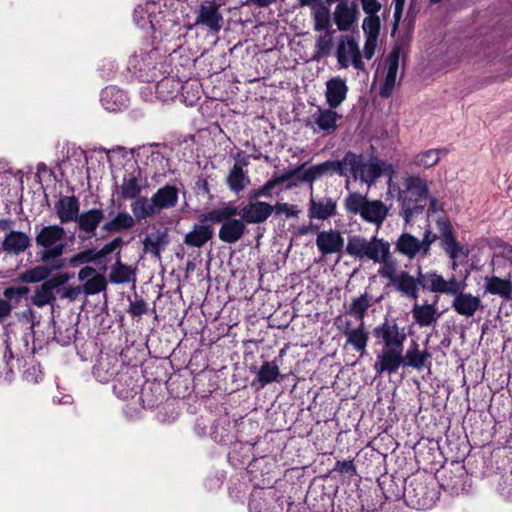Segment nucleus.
Wrapping results in <instances>:
<instances>
[{
    "instance_id": "052dcab7",
    "label": "nucleus",
    "mask_w": 512,
    "mask_h": 512,
    "mask_svg": "<svg viewBox=\"0 0 512 512\" xmlns=\"http://www.w3.org/2000/svg\"><path fill=\"white\" fill-rule=\"evenodd\" d=\"M353 316L348 315L346 312L343 315H339L334 319V326L336 329L343 334L344 336L348 334L351 330L355 329L356 324L352 320Z\"/></svg>"
},
{
    "instance_id": "49530a36",
    "label": "nucleus",
    "mask_w": 512,
    "mask_h": 512,
    "mask_svg": "<svg viewBox=\"0 0 512 512\" xmlns=\"http://www.w3.org/2000/svg\"><path fill=\"white\" fill-rule=\"evenodd\" d=\"M249 183L250 179L247 172L244 171L240 165L234 164L227 176V185L229 189L238 194L244 190Z\"/></svg>"
},
{
    "instance_id": "e433bc0d",
    "label": "nucleus",
    "mask_w": 512,
    "mask_h": 512,
    "mask_svg": "<svg viewBox=\"0 0 512 512\" xmlns=\"http://www.w3.org/2000/svg\"><path fill=\"white\" fill-rule=\"evenodd\" d=\"M156 97L163 101L173 99L182 88V84L174 77L164 76L154 85Z\"/></svg>"
},
{
    "instance_id": "423d86ee",
    "label": "nucleus",
    "mask_w": 512,
    "mask_h": 512,
    "mask_svg": "<svg viewBox=\"0 0 512 512\" xmlns=\"http://www.w3.org/2000/svg\"><path fill=\"white\" fill-rule=\"evenodd\" d=\"M345 208L348 212L359 214L364 221L378 227L382 225L389 213V208L382 201H370L360 193L349 194L345 199Z\"/></svg>"
},
{
    "instance_id": "39448f33",
    "label": "nucleus",
    "mask_w": 512,
    "mask_h": 512,
    "mask_svg": "<svg viewBox=\"0 0 512 512\" xmlns=\"http://www.w3.org/2000/svg\"><path fill=\"white\" fill-rule=\"evenodd\" d=\"M346 252L359 260L367 259L380 263L390 256V243L376 236L368 240L365 237L353 235L348 238Z\"/></svg>"
},
{
    "instance_id": "5701e85b",
    "label": "nucleus",
    "mask_w": 512,
    "mask_h": 512,
    "mask_svg": "<svg viewBox=\"0 0 512 512\" xmlns=\"http://www.w3.org/2000/svg\"><path fill=\"white\" fill-rule=\"evenodd\" d=\"M222 23L223 17L216 4L200 5L196 16V25H203L212 32H219L222 28Z\"/></svg>"
},
{
    "instance_id": "4d7b16f0",
    "label": "nucleus",
    "mask_w": 512,
    "mask_h": 512,
    "mask_svg": "<svg viewBox=\"0 0 512 512\" xmlns=\"http://www.w3.org/2000/svg\"><path fill=\"white\" fill-rule=\"evenodd\" d=\"M362 29L364 31L365 37L377 38L380 32V19L375 15H368L364 18L362 23Z\"/></svg>"
},
{
    "instance_id": "473e14b6",
    "label": "nucleus",
    "mask_w": 512,
    "mask_h": 512,
    "mask_svg": "<svg viewBox=\"0 0 512 512\" xmlns=\"http://www.w3.org/2000/svg\"><path fill=\"white\" fill-rule=\"evenodd\" d=\"M412 317L420 327H429L436 324L440 313L435 304L415 303L412 308Z\"/></svg>"
},
{
    "instance_id": "a211bd4d",
    "label": "nucleus",
    "mask_w": 512,
    "mask_h": 512,
    "mask_svg": "<svg viewBox=\"0 0 512 512\" xmlns=\"http://www.w3.org/2000/svg\"><path fill=\"white\" fill-rule=\"evenodd\" d=\"M273 212V205L259 200H249L241 209V217L246 223L260 224L265 222Z\"/></svg>"
},
{
    "instance_id": "f257e3e1",
    "label": "nucleus",
    "mask_w": 512,
    "mask_h": 512,
    "mask_svg": "<svg viewBox=\"0 0 512 512\" xmlns=\"http://www.w3.org/2000/svg\"><path fill=\"white\" fill-rule=\"evenodd\" d=\"M374 337L382 344V351L377 354L374 370L378 375L394 374L403 363L405 328L399 327L395 320L385 321L374 328Z\"/></svg>"
},
{
    "instance_id": "ddd939ff",
    "label": "nucleus",
    "mask_w": 512,
    "mask_h": 512,
    "mask_svg": "<svg viewBox=\"0 0 512 512\" xmlns=\"http://www.w3.org/2000/svg\"><path fill=\"white\" fill-rule=\"evenodd\" d=\"M68 274H59L46 281L36 288L31 298L33 305L41 308L52 305L55 300V292L69 280Z\"/></svg>"
},
{
    "instance_id": "338daca9",
    "label": "nucleus",
    "mask_w": 512,
    "mask_h": 512,
    "mask_svg": "<svg viewBox=\"0 0 512 512\" xmlns=\"http://www.w3.org/2000/svg\"><path fill=\"white\" fill-rule=\"evenodd\" d=\"M275 188L272 180H268L262 187L252 191L248 195V200H258L261 197H271L272 190Z\"/></svg>"
},
{
    "instance_id": "6ab92c4d",
    "label": "nucleus",
    "mask_w": 512,
    "mask_h": 512,
    "mask_svg": "<svg viewBox=\"0 0 512 512\" xmlns=\"http://www.w3.org/2000/svg\"><path fill=\"white\" fill-rule=\"evenodd\" d=\"M357 6L347 0L340 1L334 10L333 19L340 31H348L358 19Z\"/></svg>"
},
{
    "instance_id": "8fccbe9b",
    "label": "nucleus",
    "mask_w": 512,
    "mask_h": 512,
    "mask_svg": "<svg viewBox=\"0 0 512 512\" xmlns=\"http://www.w3.org/2000/svg\"><path fill=\"white\" fill-rule=\"evenodd\" d=\"M49 275L50 269L47 266L38 265L20 273L17 280L22 283H38L48 280Z\"/></svg>"
},
{
    "instance_id": "b1692460",
    "label": "nucleus",
    "mask_w": 512,
    "mask_h": 512,
    "mask_svg": "<svg viewBox=\"0 0 512 512\" xmlns=\"http://www.w3.org/2000/svg\"><path fill=\"white\" fill-rule=\"evenodd\" d=\"M337 214V203L331 197H311L308 208L310 219L327 220Z\"/></svg>"
},
{
    "instance_id": "c9c22d12",
    "label": "nucleus",
    "mask_w": 512,
    "mask_h": 512,
    "mask_svg": "<svg viewBox=\"0 0 512 512\" xmlns=\"http://www.w3.org/2000/svg\"><path fill=\"white\" fill-rule=\"evenodd\" d=\"M136 270L120 260V251L117 253V260L112 265L109 280L114 284H124L135 281Z\"/></svg>"
},
{
    "instance_id": "3c124183",
    "label": "nucleus",
    "mask_w": 512,
    "mask_h": 512,
    "mask_svg": "<svg viewBox=\"0 0 512 512\" xmlns=\"http://www.w3.org/2000/svg\"><path fill=\"white\" fill-rule=\"evenodd\" d=\"M445 154L446 153L440 149H429L416 154L413 158V164L422 168L433 167Z\"/></svg>"
},
{
    "instance_id": "0eeeda50",
    "label": "nucleus",
    "mask_w": 512,
    "mask_h": 512,
    "mask_svg": "<svg viewBox=\"0 0 512 512\" xmlns=\"http://www.w3.org/2000/svg\"><path fill=\"white\" fill-rule=\"evenodd\" d=\"M162 67V56L155 48L149 51L141 50L133 54L128 61L129 70L142 81L147 82L156 81Z\"/></svg>"
},
{
    "instance_id": "69168bd1",
    "label": "nucleus",
    "mask_w": 512,
    "mask_h": 512,
    "mask_svg": "<svg viewBox=\"0 0 512 512\" xmlns=\"http://www.w3.org/2000/svg\"><path fill=\"white\" fill-rule=\"evenodd\" d=\"M123 244L124 241L121 237L114 238L112 241L103 245L99 251H95L96 259L98 260L113 253L115 250L119 249Z\"/></svg>"
},
{
    "instance_id": "aec40b11",
    "label": "nucleus",
    "mask_w": 512,
    "mask_h": 512,
    "mask_svg": "<svg viewBox=\"0 0 512 512\" xmlns=\"http://www.w3.org/2000/svg\"><path fill=\"white\" fill-rule=\"evenodd\" d=\"M178 25L177 17L174 14L161 10L158 13L155 12L153 19L150 20V29L154 38L172 35Z\"/></svg>"
},
{
    "instance_id": "2eb2a0df",
    "label": "nucleus",
    "mask_w": 512,
    "mask_h": 512,
    "mask_svg": "<svg viewBox=\"0 0 512 512\" xmlns=\"http://www.w3.org/2000/svg\"><path fill=\"white\" fill-rule=\"evenodd\" d=\"M138 373L135 368L123 366L114 378L113 391L117 397L127 399L136 393Z\"/></svg>"
},
{
    "instance_id": "f704fd0d",
    "label": "nucleus",
    "mask_w": 512,
    "mask_h": 512,
    "mask_svg": "<svg viewBox=\"0 0 512 512\" xmlns=\"http://www.w3.org/2000/svg\"><path fill=\"white\" fill-rule=\"evenodd\" d=\"M346 337V346H351L361 355H364L369 341V331L365 323H356L355 329L348 332Z\"/></svg>"
},
{
    "instance_id": "58836bf2",
    "label": "nucleus",
    "mask_w": 512,
    "mask_h": 512,
    "mask_svg": "<svg viewBox=\"0 0 512 512\" xmlns=\"http://www.w3.org/2000/svg\"><path fill=\"white\" fill-rule=\"evenodd\" d=\"M117 359L115 357H102L98 360L93 368V374L102 383H106L111 379L114 381L117 373Z\"/></svg>"
},
{
    "instance_id": "2f4dec72",
    "label": "nucleus",
    "mask_w": 512,
    "mask_h": 512,
    "mask_svg": "<svg viewBox=\"0 0 512 512\" xmlns=\"http://www.w3.org/2000/svg\"><path fill=\"white\" fill-rule=\"evenodd\" d=\"M421 285V277L410 275L407 271H399V277L395 279L393 286L405 297L416 300L419 296V286Z\"/></svg>"
},
{
    "instance_id": "a878e982",
    "label": "nucleus",
    "mask_w": 512,
    "mask_h": 512,
    "mask_svg": "<svg viewBox=\"0 0 512 512\" xmlns=\"http://www.w3.org/2000/svg\"><path fill=\"white\" fill-rule=\"evenodd\" d=\"M100 101L107 111L116 112L127 107L129 97L124 90L108 86L102 90Z\"/></svg>"
},
{
    "instance_id": "13d9d810",
    "label": "nucleus",
    "mask_w": 512,
    "mask_h": 512,
    "mask_svg": "<svg viewBox=\"0 0 512 512\" xmlns=\"http://www.w3.org/2000/svg\"><path fill=\"white\" fill-rule=\"evenodd\" d=\"M30 292L27 286L8 287L3 291L4 300L10 302L13 306H16L19 300L25 297Z\"/></svg>"
},
{
    "instance_id": "393cba45",
    "label": "nucleus",
    "mask_w": 512,
    "mask_h": 512,
    "mask_svg": "<svg viewBox=\"0 0 512 512\" xmlns=\"http://www.w3.org/2000/svg\"><path fill=\"white\" fill-rule=\"evenodd\" d=\"M341 118L334 109H323L317 107L316 111L311 116V121L316 127H313L315 132H324L331 134L337 129V121Z\"/></svg>"
},
{
    "instance_id": "7c9ffc66",
    "label": "nucleus",
    "mask_w": 512,
    "mask_h": 512,
    "mask_svg": "<svg viewBox=\"0 0 512 512\" xmlns=\"http://www.w3.org/2000/svg\"><path fill=\"white\" fill-rule=\"evenodd\" d=\"M153 202L158 215L162 210L171 209L178 203L179 190L173 185L166 184L159 188L153 195Z\"/></svg>"
},
{
    "instance_id": "9b49d317",
    "label": "nucleus",
    "mask_w": 512,
    "mask_h": 512,
    "mask_svg": "<svg viewBox=\"0 0 512 512\" xmlns=\"http://www.w3.org/2000/svg\"><path fill=\"white\" fill-rule=\"evenodd\" d=\"M419 275L421 277V286L434 293L451 295L460 292L465 288V285L458 281L454 276L449 280H446L442 275L436 272L423 274L421 270H419Z\"/></svg>"
},
{
    "instance_id": "4be33fe9",
    "label": "nucleus",
    "mask_w": 512,
    "mask_h": 512,
    "mask_svg": "<svg viewBox=\"0 0 512 512\" xmlns=\"http://www.w3.org/2000/svg\"><path fill=\"white\" fill-rule=\"evenodd\" d=\"M348 86L346 80L336 76L326 82L325 98L329 108H338L346 99Z\"/></svg>"
},
{
    "instance_id": "dca6fc26",
    "label": "nucleus",
    "mask_w": 512,
    "mask_h": 512,
    "mask_svg": "<svg viewBox=\"0 0 512 512\" xmlns=\"http://www.w3.org/2000/svg\"><path fill=\"white\" fill-rule=\"evenodd\" d=\"M146 180L139 169L125 172L121 184L118 186L119 196L123 200H132L138 197L145 187Z\"/></svg>"
},
{
    "instance_id": "f3484780",
    "label": "nucleus",
    "mask_w": 512,
    "mask_h": 512,
    "mask_svg": "<svg viewBox=\"0 0 512 512\" xmlns=\"http://www.w3.org/2000/svg\"><path fill=\"white\" fill-rule=\"evenodd\" d=\"M344 244L345 240L342 233L336 229L320 231L316 237V246L322 255L340 253Z\"/></svg>"
},
{
    "instance_id": "a19ab883",
    "label": "nucleus",
    "mask_w": 512,
    "mask_h": 512,
    "mask_svg": "<svg viewBox=\"0 0 512 512\" xmlns=\"http://www.w3.org/2000/svg\"><path fill=\"white\" fill-rule=\"evenodd\" d=\"M133 202L130 205L132 215L136 221L151 218L157 216V210L155 208L152 196L150 198L145 196H138L132 199Z\"/></svg>"
},
{
    "instance_id": "f03ea898",
    "label": "nucleus",
    "mask_w": 512,
    "mask_h": 512,
    "mask_svg": "<svg viewBox=\"0 0 512 512\" xmlns=\"http://www.w3.org/2000/svg\"><path fill=\"white\" fill-rule=\"evenodd\" d=\"M338 174L344 177H352L372 185L381 175H386L391 180L396 175L395 167L386 161L376 157L366 158L362 154L347 152L342 159L337 160Z\"/></svg>"
},
{
    "instance_id": "de8ad7c7",
    "label": "nucleus",
    "mask_w": 512,
    "mask_h": 512,
    "mask_svg": "<svg viewBox=\"0 0 512 512\" xmlns=\"http://www.w3.org/2000/svg\"><path fill=\"white\" fill-rule=\"evenodd\" d=\"M512 289V281L510 279H502L497 276L485 278V292L491 295H497L507 299Z\"/></svg>"
},
{
    "instance_id": "20e7f679",
    "label": "nucleus",
    "mask_w": 512,
    "mask_h": 512,
    "mask_svg": "<svg viewBox=\"0 0 512 512\" xmlns=\"http://www.w3.org/2000/svg\"><path fill=\"white\" fill-rule=\"evenodd\" d=\"M240 212L236 206L227 204L201 215L202 221L222 223L219 229V239L225 243L233 244L239 241L245 233V221L236 219Z\"/></svg>"
},
{
    "instance_id": "e2e57ef3",
    "label": "nucleus",
    "mask_w": 512,
    "mask_h": 512,
    "mask_svg": "<svg viewBox=\"0 0 512 512\" xmlns=\"http://www.w3.org/2000/svg\"><path fill=\"white\" fill-rule=\"evenodd\" d=\"M96 255L94 249H87L85 251H82L80 253H77L69 258V264L72 267H78L80 265L95 261Z\"/></svg>"
},
{
    "instance_id": "09e8293b",
    "label": "nucleus",
    "mask_w": 512,
    "mask_h": 512,
    "mask_svg": "<svg viewBox=\"0 0 512 512\" xmlns=\"http://www.w3.org/2000/svg\"><path fill=\"white\" fill-rule=\"evenodd\" d=\"M157 8V4L153 1L146 2L145 5H138L133 13L135 24L141 29H150V20L153 19Z\"/></svg>"
},
{
    "instance_id": "c85d7f7f",
    "label": "nucleus",
    "mask_w": 512,
    "mask_h": 512,
    "mask_svg": "<svg viewBox=\"0 0 512 512\" xmlns=\"http://www.w3.org/2000/svg\"><path fill=\"white\" fill-rule=\"evenodd\" d=\"M30 245V237L21 231H10L6 233L1 243L3 251L13 255H19L25 252Z\"/></svg>"
},
{
    "instance_id": "680f3d73",
    "label": "nucleus",
    "mask_w": 512,
    "mask_h": 512,
    "mask_svg": "<svg viewBox=\"0 0 512 512\" xmlns=\"http://www.w3.org/2000/svg\"><path fill=\"white\" fill-rule=\"evenodd\" d=\"M457 472V475L454 477L448 479L446 475H443L442 478V487L446 490H450L452 493H457L463 484V468L459 467Z\"/></svg>"
},
{
    "instance_id": "37998d69",
    "label": "nucleus",
    "mask_w": 512,
    "mask_h": 512,
    "mask_svg": "<svg viewBox=\"0 0 512 512\" xmlns=\"http://www.w3.org/2000/svg\"><path fill=\"white\" fill-rule=\"evenodd\" d=\"M405 193L418 197L420 201H427L429 194V186L426 179L410 175L404 179V189Z\"/></svg>"
},
{
    "instance_id": "72a5a7b5",
    "label": "nucleus",
    "mask_w": 512,
    "mask_h": 512,
    "mask_svg": "<svg viewBox=\"0 0 512 512\" xmlns=\"http://www.w3.org/2000/svg\"><path fill=\"white\" fill-rule=\"evenodd\" d=\"M399 68V52L393 50L387 58V69L384 83L380 88V95L382 97H389L396 84V78Z\"/></svg>"
},
{
    "instance_id": "9d476101",
    "label": "nucleus",
    "mask_w": 512,
    "mask_h": 512,
    "mask_svg": "<svg viewBox=\"0 0 512 512\" xmlns=\"http://www.w3.org/2000/svg\"><path fill=\"white\" fill-rule=\"evenodd\" d=\"M335 57L340 68L353 66L358 71L365 70L358 42L352 35L344 34L340 36L335 50Z\"/></svg>"
},
{
    "instance_id": "412c9836",
    "label": "nucleus",
    "mask_w": 512,
    "mask_h": 512,
    "mask_svg": "<svg viewBox=\"0 0 512 512\" xmlns=\"http://www.w3.org/2000/svg\"><path fill=\"white\" fill-rule=\"evenodd\" d=\"M454 299L451 307L454 311L466 318L473 317L475 313L482 307L481 299L471 293L462 291L452 294Z\"/></svg>"
},
{
    "instance_id": "4c0bfd02",
    "label": "nucleus",
    "mask_w": 512,
    "mask_h": 512,
    "mask_svg": "<svg viewBox=\"0 0 512 512\" xmlns=\"http://www.w3.org/2000/svg\"><path fill=\"white\" fill-rule=\"evenodd\" d=\"M431 354L427 351L419 350V345L413 341L403 356V363L401 366L412 367L421 370L426 366Z\"/></svg>"
},
{
    "instance_id": "bf43d9fd",
    "label": "nucleus",
    "mask_w": 512,
    "mask_h": 512,
    "mask_svg": "<svg viewBox=\"0 0 512 512\" xmlns=\"http://www.w3.org/2000/svg\"><path fill=\"white\" fill-rule=\"evenodd\" d=\"M379 264H382V267L379 269V274L390 281V283L393 285L395 282V279L399 277V272L396 271V265L395 262L390 259V256L385 259L384 262H380Z\"/></svg>"
},
{
    "instance_id": "79ce46f5",
    "label": "nucleus",
    "mask_w": 512,
    "mask_h": 512,
    "mask_svg": "<svg viewBox=\"0 0 512 512\" xmlns=\"http://www.w3.org/2000/svg\"><path fill=\"white\" fill-rule=\"evenodd\" d=\"M338 174V166L336 161H325L323 163L314 165L304 170L303 173L298 176L301 182L313 183L316 179L326 174Z\"/></svg>"
},
{
    "instance_id": "774afa93",
    "label": "nucleus",
    "mask_w": 512,
    "mask_h": 512,
    "mask_svg": "<svg viewBox=\"0 0 512 512\" xmlns=\"http://www.w3.org/2000/svg\"><path fill=\"white\" fill-rule=\"evenodd\" d=\"M337 502L332 503V512H355L351 502L355 503L354 499L336 497Z\"/></svg>"
},
{
    "instance_id": "7ed1b4c3",
    "label": "nucleus",
    "mask_w": 512,
    "mask_h": 512,
    "mask_svg": "<svg viewBox=\"0 0 512 512\" xmlns=\"http://www.w3.org/2000/svg\"><path fill=\"white\" fill-rule=\"evenodd\" d=\"M65 234L62 226L54 224L42 227L35 237L37 247L41 248L40 259L54 270L64 266L61 256L66 248Z\"/></svg>"
},
{
    "instance_id": "ea45409f",
    "label": "nucleus",
    "mask_w": 512,
    "mask_h": 512,
    "mask_svg": "<svg viewBox=\"0 0 512 512\" xmlns=\"http://www.w3.org/2000/svg\"><path fill=\"white\" fill-rule=\"evenodd\" d=\"M136 225V219L127 211L118 212L112 219L102 225V230L107 233H116L133 228Z\"/></svg>"
},
{
    "instance_id": "1a4fd4ad",
    "label": "nucleus",
    "mask_w": 512,
    "mask_h": 512,
    "mask_svg": "<svg viewBox=\"0 0 512 512\" xmlns=\"http://www.w3.org/2000/svg\"><path fill=\"white\" fill-rule=\"evenodd\" d=\"M436 236L427 230L420 240L410 233H402L395 242V250L409 259L425 258L428 256L431 245Z\"/></svg>"
},
{
    "instance_id": "f8f14e48",
    "label": "nucleus",
    "mask_w": 512,
    "mask_h": 512,
    "mask_svg": "<svg viewBox=\"0 0 512 512\" xmlns=\"http://www.w3.org/2000/svg\"><path fill=\"white\" fill-rule=\"evenodd\" d=\"M437 226L440 232L441 244L446 254L452 260L453 269L457 266V260L468 256V250L457 242L453 235L452 226L447 220H439Z\"/></svg>"
},
{
    "instance_id": "864d4df0",
    "label": "nucleus",
    "mask_w": 512,
    "mask_h": 512,
    "mask_svg": "<svg viewBox=\"0 0 512 512\" xmlns=\"http://www.w3.org/2000/svg\"><path fill=\"white\" fill-rule=\"evenodd\" d=\"M370 306L368 295L362 294L354 298L346 311L348 315L353 316L357 323H365L364 318Z\"/></svg>"
},
{
    "instance_id": "4468645a",
    "label": "nucleus",
    "mask_w": 512,
    "mask_h": 512,
    "mask_svg": "<svg viewBox=\"0 0 512 512\" xmlns=\"http://www.w3.org/2000/svg\"><path fill=\"white\" fill-rule=\"evenodd\" d=\"M389 193H396L397 200L400 202V215L406 223L420 215L426 206L427 201H420L418 197H414L402 191L397 185L389 183Z\"/></svg>"
},
{
    "instance_id": "6e6552de",
    "label": "nucleus",
    "mask_w": 512,
    "mask_h": 512,
    "mask_svg": "<svg viewBox=\"0 0 512 512\" xmlns=\"http://www.w3.org/2000/svg\"><path fill=\"white\" fill-rule=\"evenodd\" d=\"M404 499L407 505L414 509L428 510L438 501L439 493L424 480L413 478L405 484Z\"/></svg>"
},
{
    "instance_id": "5fc2aeb1",
    "label": "nucleus",
    "mask_w": 512,
    "mask_h": 512,
    "mask_svg": "<svg viewBox=\"0 0 512 512\" xmlns=\"http://www.w3.org/2000/svg\"><path fill=\"white\" fill-rule=\"evenodd\" d=\"M280 371L275 362H265L257 373V380L261 387L277 381Z\"/></svg>"
},
{
    "instance_id": "a18cd8bd",
    "label": "nucleus",
    "mask_w": 512,
    "mask_h": 512,
    "mask_svg": "<svg viewBox=\"0 0 512 512\" xmlns=\"http://www.w3.org/2000/svg\"><path fill=\"white\" fill-rule=\"evenodd\" d=\"M213 235V230L207 225H195L193 229L185 235L184 243L191 247H202Z\"/></svg>"
},
{
    "instance_id": "cd10ccee",
    "label": "nucleus",
    "mask_w": 512,
    "mask_h": 512,
    "mask_svg": "<svg viewBox=\"0 0 512 512\" xmlns=\"http://www.w3.org/2000/svg\"><path fill=\"white\" fill-rule=\"evenodd\" d=\"M80 210L76 196H62L55 203V211L61 223L75 222Z\"/></svg>"
},
{
    "instance_id": "6e6d98bb",
    "label": "nucleus",
    "mask_w": 512,
    "mask_h": 512,
    "mask_svg": "<svg viewBox=\"0 0 512 512\" xmlns=\"http://www.w3.org/2000/svg\"><path fill=\"white\" fill-rule=\"evenodd\" d=\"M106 286L105 277L102 274H98L86 281L82 286V290L85 295H94L104 291Z\"/></svg>"
},
{
    "instance_id": "bb28decb",
    "label": "nucleus",
    "mask_w": 512,
    "mask_h": 512,
    "mask_svg": "<svg viewBox=\"0 0 512 512\" xmlns=\"http://www.w3.org/2000/svg\"><path fill=\"white\" fill-rule=\"evenodd\" d=\"M104 218V211L102 209L93 208L78 214L77 227L81 232H84L87 238L96 235V230Z\"/></svg>"
},
{
    "instance_id": "c756f323",
    "label": "nucleus",
    "mask_w": 512,
    "mask_h": 512,
    "mask_svg": "<svg viewBox=\"0 0 512 512\" xmlns=\"http://www.w3.org/2000/svg\"><path fill=\"white\" fill-rule=\"evenodd\" d=\"M169 242V234L166 229L150 232L143 240V251L153 255L157 259H160L161 252Z\"/></svg>"
},
{
    "instance_id": "603ef678",
    "label": "nucleus",
    "mask_w": 512,
    "mask_h": 512,
    "mask_svg": "<svg viewBox=\"0 0 512 512\" xmlns=\"http://www.w3.org/2000/svg\"><path fill=\"white\" fill-rule=\"evenodd\" d=\"M314 30L324 31L331 29V16L329 9L323 4H316L312 8Z\"/></svg>"
},
{
    "instance_id": "0e129e2a",
    "label": "nucleus",
    "mask_w": 512,
    "mask_h": 512,
    "mask_svg": "<svg viewBox=\"0 0 512 512\" xmlns=\"http://www.w3.org/2000/svg\"><path fill=\"white\" fill-rule=\"evenodd\" d=\"M3 361L5 362L6 366V377L12 374L15 368L19 367L20 359L18 357L16 358L8 342H6Z\"/></svg>"
},
{
    "instance_id": "c03bdc74",
    "label": "nucleus",
    "mask_w": 512,
    "mask_h": 512,
    "mask_svg": "<svg viewBox=\"0 0 512 512\" xmlns=\"http://www.w3.org/2000/svg\"><path fill=\"white\" fill-rule=\"evenodd\" d=\"M334 30H324L316 37L313 59L320 60L331 55L334 45Z\"/></svg>"
}]
</instances>
